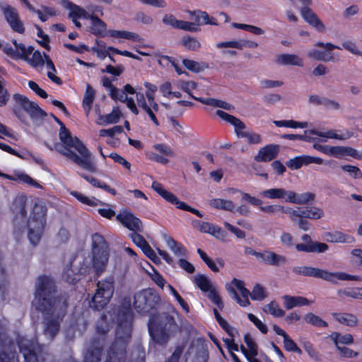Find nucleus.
I'll return each mask as SVG.
<instances>
[{"mask_svg":"<svg viewBox=\"0 0 362 362\" xmlns=\"http://www.w3.org/2000/svg\"><path fill=\"white\" fill-rule=\"evenodd\" d=\"M279 146L276 144H269L259 149L255 159L257 162H268L275 158L279 153Z\"/></svg>","mask_w":362,"mask_h":362,"instance_id":"nucleus-20","label":"nucleus"},{"mask_svg":"<svg viewBox=\"0 0 362 362\" xmlns=\"http://www.w3.org/2000/svg\"><path fill=\"white\" fill-rule=\"evenodd\" d=\"M148 325L151 337L160 345L166 344L170 334L178 329L174 317L167 313L152 316Z\"/></svg>","mask_w":362,"mask_h":362,"instance_id":"nucleus-4","label":"nucleus"},{"mask_svg":"<svg viewBox=\"0 0 362 362\" xmlns=\"http://www.w3.org/2000/svg\"><path fill=\"white\" fill-rule=\"evenodd\" d=\"M10 98V94L6 88V81L0 76V107L5 106Z\"/></svg>","mask_w":362,"mask_h":362,"instance_id":"nucleus-51","label":"nucleus"},{"mask_svg":"<svg viewBox=\"0 0 362 362\" xmlns=\"http://www.w3.org/2000/svg\"><path fill=\"white\" fill-rule=\"evenodd\" d=\"M350 262L359 270H362V250L355 248L350 252Z\"/></svg>","mask_w":362,"mask_h":362,"instance_id":"nucleus-48","label":"nucleus"},{"mask_svg":"<svg viewBox=\"0 0 362 362\" xmlns=\"http://www.w3.org/2000/svg\"><path fill=\"white\" fill-rule=\"evenodd\" d=\"M276 62L281 65H293L302 66L303 65V60L296 54H283L279 55L276 58Z\"/></svg>","mask_w":362,"mask_h":362,"instance_id":"nucleus-31","label":"nucleus"},{"mask_svg":"<svg viewBox=\"0 0 362 362\" xmlns=\"http://www.w3.org/2000/svg\"><path fill=\"white\" fill-rule=\"evenodd\" d=\"M102 348L99 341H94L88 349L83 362H100Z\"/></svg>","mask_w":362,"mask_h":362,"instance_id":"nucleus-28","label":"nucleus"},{"mask_svg":"<svg viewBox=\"0 0 362 362\" xmlns=\"http://www.w3.org/2000/svg\"><path fill=\"white\" fill-rule=\"evenodd\" d=\"M273 329L276 334L282 336L284 338V346L288 351L296 352L298 354H302V351L299 349L294 341L288 335V334L280 328L278 325H274Z\"/></svg>","mask_w":362,"mask_h":362,"instance_id":"nucleus-22","label":"nucleus"},{"mask_svg":"<svg viewBox=\"0 0 362 362\" xmlns=\"http://www.w3.org/2000/svg\"><path fill=\"white\" fill-rule=\"evenodd\" d=\"M32 56L28 55V58L25 59L30 66L35 69H42L45 64V57H42L40 51H35L32 52Z\"/></svg>","mask_w":362,"mask_h":362,"instance_id":"nucleus-41","label":"nucleus"},{"mask_svg":"<svg viewBox=\"0 0 362 362\" xmlns=\"http://www.w3.org/2000/svg\"><path fill=\"white\" fill-rule=\"evenodd\" d=\"M47 208L42 203H35L28 220V238L36 245L41 240L46 225Z\"/></svg>","mask_w":362,"mask_h":362,"instance_id":"nucleus-6","label":"nucleus"},{"mask_svg":"<svg viewBox=\"0 0 362 362\" xmlns=\"http://www.w3.org/2000/svg\"><path fill=\"white\" fill-rule=\"evenodd\" d=\"M232 192H240L242 194V200H245L249 202L253 206H259L261 211L267 213L268 214H274L276 213L283 211L284 206L279 204L262 206V201L255 197L251 196L250 194L238 191L235 189H230Z\"/></svg>","mask_w":362,"mask_h":362,"instance_id":"nucleus-16","label":"nucleus"},{"mask_svg":"<svg viewBox=\"0 0 362 362\" xmlns=\"http://www.w3.org/2000/svg\"><path fill=\"white\" fill-rule=\"evenodd\" d=\"M327 235L329 237V241L331 243L353 244L356 241L353 236L342 233L339 231L329 233Z\"/></svg>","mask_w":362,"mask_h":362,"instance_id":"nucleus-36","label":"nucleus"},{"mask_svg":"<svg viewBox=\"0 0 362 362\" xmlns=\"http://www.w3.org/2000/svg\"><path fill=\"white\" fill-rule=\"evenodd\" d=\"M114 293V280L109 277L98 281L97 289L92 298L90 307L95 310H101L110 302Z\"/></svg>","mask_w":362,"mask_h":362,"instance_id":"nucleus-9","label":"nucleus"},{"mask_svg":"<svg viewBox=\"0 0 362 362\" xmlns=\"http://www.w3.org/2000/svg\"><path fill=\"white\" fill-rule=\"evenodd\" d=\"M263 311L266 313H269L274 317H281L285 314L284 310L281 309L278 303L275 301H272L263 308Z\"/></svg>","mask_w":362,"mask_h":362,"instance_id":"nucleus-47","label":"nucleus"},{"mask_svg":"<svg viewBox=\"0 0 362 362\" xmlns=\"http://www.w3.org/2000/svg\"><path fill=\"white\" fill-rule=\"evenodd\" d=\"M337 294L340 299L351 297L355 299L362 300V288L357 287L354 288L339 289L337 291Z\"/></svg>","mask_w":362,"mask_h":362,"instance_id":"nucleus-40","label":"nucleus"},{"mask_svg":"<svg viewBox=\"0 0 362 362\" xmlns=\"http://www.w3.org/2000/svg\"><path fill=\"white\" fill-rule=\"evenodd\" d=\"M0 9L11 30L19 34H23L25 29L17 9L7 4H1Z\"/></svg>","mask_w":362,"mask_h":362,"instance_id":"nucleus-14","label":"nucleus"},{"mask_svg":"<svg viewBox=\"0 0 362 362\" xmlns=\"http://www.w3.org/2000/svg\"><path fill=\"white\" fill-rule=\"evenodd\" d=\"M61 144H55L54 148L67 159L83 170L95 173L97 170L92 153L77 137L72 136L69 129L63 126L59 134Z\"/></svg>","mask_w":362,"mask_h":362,"instance_id":"nucleus-2","label":"nucleus"},{"mask_svg":"<svg viewBox=\"0 0 362 362\" xmlns=\"http://www.w3.org/2000/svg\"><path fill=\"white\" fill-rule=\"evenodd\" d=\"M160 302L158 293L153 289L147 288L134 295L133 306L139 313L146 314L156 308Z\"/></svg>","mask_w":362,"mask_h":362,"instance_id":"nucleus-8","label":"nucleus"},{"mask_svg":"<svg viewBox=\"0 0 362 362\" xmlns=\"http://www.w3.org/2000/svg\"><path fill=\"white\" fill-rule=\"evenodd\" d=\"M330 338L337 347H339V344H351L354 342V337L351 334H340L337 332H333L331 334Z\"/></svg>","mask_w":362,"mask_h":362,"instance_id":"nucleus-44","label":"nucleus"},{"mask_svg":"<svg viewBox=\"0 0 362 362\" xmlns=\"http://www.w3.org/2000/svg\"><path fill=\"white\" fill-rule=\"evenodd\" d=\"M194 100L202 103V104L216 107H221L226 110H232L234 109V107L232 105L223 100L215 98H194Z\"/></svg>","mask_w":362,"mask_h":362,"instance_id":"nucleus-34","label":"nucleus"},{"mask_svg":"<svg viewBox=\"0 0 362 362\" xmlns=\"http://www.w3.org/2000/svg\"><path fill=\"white\" fill-rule=\"evenodd\" d=\"M194 282L204 292H209L214 288L211 281L204 274H198L194 277Z\"/></svg>","mask_w":362,"mask_h":362,"instance_id":"nucleus-43","label":"nucleus"},{"mask_svg":"<svg viewBox=\"0 0 362 362\" xmlns=\"http://www.w3.org/2000/svg\"><path fill=\"white\" fill-rule=\"evenodd\" d=\"M109 34L111 37L115 38H124L137 42H141L144 41V39L139 34L133 32L110 30L109 31Z\"/></svg>","mask_w":362,"mask_h":362,"instance_id":"nucleus-32","label":"nucleus"},{"mask_svg":"<svg viewBox=\"0 0 362 362\" xmlns=\"http://www.w3.org/2000/svg\"><path fill=\"white\" fill-rule=\"evenodd\" d=\"M288 194L289 190H286L284 188H270L259 193L260 196L264 198L284 199L286 202H288Z\"/></svg>","mask_w":362,"mask_h":362,"instance_id":"nucleus-24","label":"nucleus"},{"mask_svg":"<svg viewBox=\"0 0 362 362\" xmlns=\"http://www.w3.org/2000/svg\"><path fill=\"white\" fill-rule=\"evenodd\" d=\"M95 92L94 89L91 87L90 85L88 84L86 86V92L83 99V107L86 113V115H88L91 110L92 105L95 100Z\"/></svg>","mask_w":362,"mask_h":362,"instance_id":"nucleus-35","label":"nucleus"},{"mask_svg":"<svg viewBox=\"0 0 362 362\" xmlns=\"http://www.w3.org/2000/svg\"><path fill=\"white\" fill-rule=\"evenodd\" d=\"M307 218L320 219L324 216V211L317 206H306Z\"/></svg>","mask_w":362,"mask_h":362,"instance_id":"nucleus-56","label":"nucleus"},{"mask_svg":"<svg viewBox=\"0 0 362 362\" xmlns=\"http://www.w3.org/2000/svg\"><path fill=\"white\" fill-rule=\"evenodd\" d=\"M178 87L182 89L183 91L186 92L191 98L194 100L195 96H194L191 91L194 90L197 87V83L194 81H180L178 84Z\"/></svg>","mask_w":362,"mask_h":362,"instance_id":"nucleus-57","label":"nucleus"},{"mask_svg":"<svg viewBox=\"0 0 362 362\" xmlns=\"http://www.w3.org/2000/svg\"><path fill=\"white\" fill-rule=\"evenodd\" d=\"M0 362H18L13 342L8 340L0 351Z\"/></svg>","mask_w":362,"mask_h":362,"instance_id":"nucleus-23","label":"nucleus"},{"mask_svg":"<svg viewBox=\"0 0 362 362\" xmlns=\"http://www.w3.org/2000/svg\"><path fill=\"white\" fill-rule=\"evenodd\" d=\"M27 202H28V198L25 195H20L15 198L12 210L14 214H16L17 216L20 215L22 218H25L27 215Z\"/></svg>","mask_w":362,"mask_h":362,"instance_id":"nucleus-30","label":"nucleus"},{"mask_svg":"<svg viewBox=\"0 0 362 362\" xmlns=\"http://www.w3.org/2000/svg\"><path fill=\"white\" fill-rule=\"evenodd\" d=\"M163 239L169 249L177 257H185L187 250L184 246L176 242L171 236L165 234Z\"/></svg>","mask_w":362,"mask_h":362,"instance_id":"nucleus-29","label":"nucleus"},{"mask_svg":"<svg viewBox=\"0 0 362 362\" xmlns=\"http://www.w3.org/2000/svg\"><path fill=\"white\" fill-rule=\"evenodd\" d=\"M289 203L296 204H306L315 199V195L309 192L298 194L294 191L289 190L288 194Z\"/></svg>","mask_w":362,"mask_h":362,"instance_id":"nucleus-26","label":"nucleus"},{"mask_svg":"<svg viewBox=\"0 0 362 362\" xmlns=\"http://www.w3.org/2000/svg\"><path fill=\"white\" fill-rule=\"evenodd\" d=\"M108 245L104 238L99 233L92 235V267L83 263L78 269L81 275L89 274L94 269L97 276L103 273L109 260Z\"/></svg>","mask_w":362,"mask_h":362,"instance_id":"nucleus-3","label":"nucleus"},{"mask_svg":"<svg viewBox=\"0 0 362 362\" xmlns=\"http://www.w3.org/2000/svg\"><path fill=\"white\" fill-rule=\"evenodd\" d=\"M136 102L139 107L142 108L149 116L150 119L152 122L156 125H159V122L155 115V113L153 112V110L148 106L144 95L143 93H136Z\"/></svg>","mask_w":362,"mask_h":362,"instance_id":"nucleus-33","label":"nucleus"},{"mask_svg":"<svg viewBox=\"0 0 362 362\" xmlns=\"http://www.w3.org/2000/svg\"><path fill=\"white\" fill-rule=\"evenodd\" d=\"M287 263L285 256L268 250L265 264L273 267H281Z\"/></svg>","mask_w":362,"mask_h":362,"instance_id":"nucleus-38","label":"nucleus"},{"mask_svg":"<svg viewBox=\"0 0 362 362\" xmlns=\"http://www.w3.org/2000/svg\"><path fill=\"white\" fill-rule=\"evenodd\" d=\"M315 46L317 47H323L326 50L320 51L316 49H311L308 52V57L315 60L323 62H334L335 59L332 51L334 49H341L339 46L334 45L330 42L324 43L322 42H317L315 43Z\"/></svg>","mask_w":362,"mask_h":362,"instance_id":"nucleus-15","label":"nucleus"},{"mask_svg":"<svg viewBox=\"0 0 362 362\" xmlns=\"http://www.w3.org/2000/svg\"><path fill=\"white\" fill-rule=\"evenodd\" d=\"M13 98L16 103V106L13 108V112L19 118L20 109L24 110L32 118H41L46 116L45 112L37 103L29 100L25 96L16 93Z\"/></svg>","mask_w":362,"mask_h":362,"instance_id":"nucleus-12","label":"nucleus"},{"mask_svg":"<svg viewBox=\"0 0 362 362\" xmlns=\"http://www.w3.org/2000/svg\"><path fill=\"white\" fill-rule=\"evenodd\" d=\"M132 335V325L129 320L119 324L116 329V339L112 344L105 362H124L126 347Z\"/></svg>","mask_w":362,"mask_h":362,"instance_id":"nucleus-5","label":"nucleus"},{"mask_svg":"<svg viewBox=\"0 0 362 362\" xmlns=\"http://www.w3.org/2000/svg\"><path fill=\"white\" fill-rule=\"evenodd\" d=\"M332 315L336 321L343 325L351 327H354L358 325V317L352 313H333Z\"/></svg>","mask_w":362,"mask_h":362,"instance_id":"nucleus-25","label":"nucleus"},{"mask_svg":"<svg viewBox=\"0 0 362 362\" xmlns=\"http://www.w3.org/2000/svg\"><path fill=\"white\" fill-rule=\"evenodd\" d=\"M116 218L124 227L132 232H143L144 230L141 221L130 212L124 211L119 213Z\"/></svg>","mask_w":362,"mask_h":362,"instance_id":"nucleus-18","label":"nucleus"},{"mask_svg":"<svg viewBox=\"0 0 362 362\" xmlns=\"http://www.w3.org/2000/svg\"><path fill=\"white\" fill-rule=\"evenodd\" d=\"M231 284L234 285L240 291L243 298H248L250 296H251V293L248 289L245 288L244 282L243 281L234 278L231 281Z\"/></svg>","mask_w":362,"mask_h":362,"instance_id":"nucleus-62","label":"nucleus"},{"mask_svg":"<svg viewBox=\"0 0 362 362\" xmlns=\"http://www.w3.org/2000/svg\"><path fill=\"white\" fill-rule=\"evenodd\" d=\"M120 117V112L118 107H114L112 111L107 115L98 116L99 124H109L117 123Z\"/></svg>","mask_w":362,"mask_h":362,"instance_id":"nucleus-39","label":"nucleus"},{"mask_svg":"<svg viewBox=\"0 0 362 362\" xmlns=\"http://www.w3.org/2000/svg\"><path fill=\"white\" fill-rule=\"evenodd\" d=\"M304 319L308 323L315 327H326L328 325L325 321L312 313L306 314Z\"/></svg>","mask_w":362,"mask_h":362,"instance_id":"nucleus-49","label":"nucleus"},{"mask_svg":"<svg viewBox=\"0 0 362 362\" xmlns=\"http://www.w3.org/2000/svg\"><path fill=\"white\" fill-rule=\"evenodd\" d=\"M300 14L303 18L312 27L318 31L323 32L325 30L324 23L309 8L303 6L300 9Z\"/></svg>","mask_w":362,"mask_h":362,"instance_id":"nucleus-19","label":"nucleus"},{"mask_svg":"<svg viewBox=\"0 0 362 362\" xmlns=\"http://www.w3.org/2000/svg\"><path fill=\"white\" fill-rule=\"evenodd\" d=\"M78 175L81 177H83L84 180H86L87 182L90 183L93 187L101 188V189H104L105 191L112 194V195L116 194V190L115 189L111 188L109 185H107V184H105L104 182H101L98 179H96L93 177L87 175L82 173H78Z\"/></svg>","mask_w":362,"mask_h":362,"instance_id":"nucleus-37","label":"nucleus"},{"mask_svg":"<svg viewBox=\"0 0 362 362\" xmlns=\"http://www.w3.org/2000/svg\"><path fill=\"white\" fill-rule=\"evenodd\" d=\"M78 274L74 272L71 265H66L62 273V279L69 283L74 284L77 281Z\"/></svg>","mask_w":362,"mask_h":362,"instance_id":"nucleus-54","label":"nucleus"},{"mask_svg":"<svg viewBox=\"0 0 362 362\" xmlns=\"http://www.w3.org/2000/svg\"><path fill=\"white\" fill-rule=\"evenodd\" d=\"M140 232H132L129 234V237L133 243L140 247L142 251L149 245L145 238L139 234Z\"/></svg>","mask_w":362,"mask_h":362,"instance_id":"nucleus-53","label":"nucleus"},{"mask_svg":"<svg viewBox=\"0 0 362 362\" xmlns=\"http://www.w3.org/2000/svg\"><path fill=\"white\" fill-rule=\"evenodd\" d=\"M20 351L23 354L25 362H42L45 361L43 348L37 342L26 338L18 340Z\"/></svg>","mask_w":362,"mask_h":362,"instance_id":"nucleus-10","label":"nucleus"},{"mask_svg":"<svg viewBox=\"0 0 362 362\" xmlns=\"http://www.w3.org/2000/svg\"><path fill=\"white\" fill-rule=\"evenodd\" d=\"M216 115L222 119L229 122L234 127L235 132L238 136L241 137V134L246 133V132L243 131L245 129V125L238 118L229 115L223 110H217Z\"/></svg>","mask_w":362,"mask_h":362,"instance_id":"nucleus-21","label":"nucleus"},{"mask_svg":"<svg viewBox=\"0 0 362 362\" xmlns=\"http://www.w3.org/2000/svg\"><path fill=\"white\" fill-rule=\"evenodd\" d=\"M208 298L216 305L219 309L222 310L223 308V303L221 296L218 295L215 287L209 291Z\"/></svg>","mask_w":362,"mask_h":362,"instance_id":"nucleus-63","label":"nucleus"},{"mask_svg":"<svg viewBox=\"0 0 362 362\" xmlns=\"http://www.w3.org/2000/svg\"><path fill=\"white\" fill-rule=\"evenodd\" d=\"M34 48L32 46L26 47L23 44L19 43L16 47V57L25 59L28 58V55H31Z\"/></svg>","mask_w":362,"mask_h":362,"instance_id":"nucleus-50","label":"nucleus"},{"mask_svg":"<svg viewBox=\"0 0 362 362\" xmlns=\"http://www.w3.org/2000/svg\"><path fill=\"white\" fill-rule=\"evenodd\" d=\"M64 6L68 9L70 10V13L69 14V16L70 18H79L81 16V11H79L78 9H83L79 6L73 4L72 2L69 1H64Z\"/></svg>","mask_w":362,"mask_h":362,"instance_id":"nucleus-55","label":"nucleus"},{"mask_svg":"<svg viewBox=\"0 0 362 362\" xmlns=\"http://www.w3.org/2000/svg\"><path fill=\"white\" fill-rule=\"evenodd\" d=\"M273 123L278 127L287 128H306L308 127L307 122H297L294 120H274Z\"/></svg>","mask_w":362,"mask_h":362,"instance_id":"nucleus-45","label":"nucleus"},{"mask_svg":"<svg viewBox=\"0 0 362 362\" xmlns=\"http://www.w3.org/2000/svg\"><path fill=\"white\" fill-rule=\"evenodd\" d=\"M267 297V293L264 288L259 284H256L252 292L251 298L255 300H262Z\"/></svg>","mask_w":362,"mask_h":362,"instance_id":"nucleus-58","label":"nucleus"},{"mask_svg":"<svg viewBox=\"0 0 362 362\" xmlns=\"http://www.w3.org/2000/svg\"><path fill=\"white\" fill-rule=\"evenodd\" d=\"M282 298L284 300V306L287 310H291L294 307L309 305L311 303V301L303 296L285 295Z\"/></svg>","mask_w":362,"mask_h":362,"instance_id":"nucleus-27","label":"nucleus"},{"mask_svg":"<svg viewBox=\"0 0 362 362\" xmlns=\"http://www.w3.org/2000/svg\"><path fill=\"white\" fill-rule=\"evenodd\" d=\"M292 271L297 275L318 278L334 284H337L339 280L359 279L358 275H351L344 272H331L326 269L313 267H293Z\"/></svg>","mask_w":362,"mask_h":362,"instance_id":"nucleus-7","label":"nucleus"},{"mask_svg":"<svg viewBox=\"0 0 362 362\" xmlns=\"http://www.w3.org/2000/svg\"><path fill=\"white\" fill-rule=\"evenodd\" d=\"M151 187L155 192H156L167 202L176 205L177 208L184 211H190L199 218L203 217V214L199 211L188 206L185 202L180 201L174 194L165 189L160 183L158 182H153Z\"/></svg>","mask_w":362,"mask_h":362,"instance_id":"nucleus-13","label":"nucleus"},{"mask_svg":"<svg viewBox=\"0 0 362 362\" xmlns=\"http://www.w3.org/2000/svg\"><path fill=\"white\" fill-rule=\"evenodd\" d=\"M308 133L322 137L323 139L321 140L322 141H325L326 139H336L339 140H345L353 136V133L351 132H346L344 134H337L334 130H329L325 132H322L315 129H313L305 131V134L303 135L287 134L282 135L281 138L289 140H301L307 142L315 141L316 139L310 136V135H307Z\"/></svg>","mask_w":362,"mask_h":362,"instance_id":"nucleus-11","label":"nucleus"},{"mask_svg":"<svg viewBox=\"0 0 362 362\" xmlns=\"http://www.w3.org/2000/svg\"><path fill=\"white\" fill-rule=\"evenodd\" d=\"M91 21V33L95 35H103L106 30V24L97 16H95Z\"/></svg>","mask_w":362,"mask_h":362,"instance_id":"nucleus-46","label":"nucleus"},{"mask_svg":"<svg viewBox=\"0 0 362 362\" xmlns=\"http://www.w3.org/2000/svg\"><path fill=\"white\" fill-rule=\"evenodd\" d=\"M303 348L307 352L308 356L315 361H318L320 355L313 347V345L310 341H304L303 343Z\"/></svg>","mask_w":362,"mask_h":362,"instance_id":"nucleus-64","label":"nucleus"},{"mask_svg":"<svg viewBox=\"0 0 362 362\" xmlns=\"http://www.w3.org/2000/svg\"><path fill=\"white\" fill-rule=\"evenodd\" d=\"M182 64L188 70L194 73L202 72L209 67L208 64L206 62H199L187 59L182 60Z\"/></svg>","mask_w":362,"mask_h":362,"instance_id":"nucleus-42","label":"nucleus"},{"mask_svg":"<svg viewBox=\"0 0 362 362\" xmlns=\"http://www.w3.org/2000/svg\"><path fill=\"white\" fill-rule=\"evenodd\" d=\"M192 362H208L207 345L202 340L194 341L188 350Z\"/></svg>","mask_w":362,"mask_h":362,"instance_id":"nucleus-17","label":"nucleus"},{"mask_svg":"<svg viewBox=\"0 0 362 362\" xmlns=\"http://www.w3.org/2000/svg\"><path fill=\"white\" fill-rule=\"evenodd\" d=\"M341 168L348 173L351 177L355 179L361 178L362 177V172L356 166L351 165H341Z\"/></svg>","mask_w":362,"mask_h":362,"instance_id":"nucleus-60","label":"nucleus"},{"mask_svg":"<svg viewBox=\"0 0 362 362\" xmlns=\"http://www.w3.org/2000/svg\"><path fill=\"white\" fill-rule=\"evenodd\" d=\"M33 305L42 313L44 335L53 340L66 313L67 297L57 293L55 283L50 276H40L35 284Z\"/></svg>","mask_w":362,"mask_h":362,"instance_id":"nucleus-1","label":"nucleus"},{"mask_svg":"<svg viewBox=\"0 0 362 362\" xmlns=\"http://www.w3.org/2000/svg\"><path fill=\"white\" fill-rule=\"evenodd\" d=\"M109 95L115 101L119 100L122 103L127 100V95L125 94V92L123 90L118 89L117 87L112 88Z\"/></svg>","mask_w":362,"mask_h":362,"instance_id":"nucleus-61","label":"nucleus"},{"mask_svg":"<svg viewBox=\"0 0 362 362\" xmlns=\"http://www.w3.org/2000/svg\"><path fill=\"white\" fill-rule=\"evenodd\" d=\"M182 44L187 49L192 51H197L201 47V43L196 38L191 37H184L182 40Z\"/></svg>","mask_w":362,"mask_h":362,"instance_id":"nucleus-52","label":"nucleus"},{"mask_svg":"<svg viewBox=\"0 0 362 362\" xmlns=\"http://www.w3.org/2000/svg\"><path fill=\"white\" fill-rule=\"evenodd\" d=\"M71 194L74 196L75 198H76L81 202L89 206H96L98 205V202H99L98 199L95 198L90 199L89 197L78 192H72Z\"/></svg>","mask_w":362,"mask_h":362,"instance_id":"nucleus-59","label":"nucleus"}]
</instances>
